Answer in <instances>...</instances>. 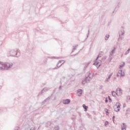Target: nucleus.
Segmentation results:
<instances>
[{
  "mask_svg": "<svg viewBox=\"0 0 130 130\" xmlns=\"http://www.w3.org/2000/svg\"><path fill=\"white\" fill-rule=\"evenodd\" d=\"M78 113L79 116H80V117L82 116V114H81V113L78 112Z\"/></svg>",
  "mask_w": 130,
  "mask_h": 130,
  "instance_id": "obj_35",
  "label": "nucleus"
},
{
  "mask_svg": "<svg viewBox=\"0 0 130 130\" xmlns=\"http://www.w3.org/2000/svg\"><path fill=\"white\" fill-rule=\"evenodd\" d=\"M109 123V122L107 121H106L105 122V126H106L107 125V124H108Z\"/></svg>",
  "mask_w": 130,
  "mask_h": 130,
  "instance_id": "obj_31",
  "label": "nucleus"
},
{
  "mask_svg": "<svg viewBox=\"0 0 130 130\" xmlns=\"http://www.w3.org/2000/svg\"><path fill=\"white\" fill-rule=\"evenodd\" d=\"M90 75H91V73H89L87 77H86L85 80L86 82H90L91 80H92V78L90 77Z\"/></svg>",
  "mask_w": 130,
  "mask_h": 130,
  "instance_id": "obj_5",
  "label": "nucleus"
},
{
  "mask_svg": "<svg viewBox=\"0 0 130 130\" xmlns=\"http://www.w3.org/2000/svg\"><path fill=\"white\" fill-rule=\"evenodd\" d=\"M121 29L119 31V38L118 39V41L123 39V35H124V29L123 26H121Z\"/></svg>",
  "mask_w": 130,
  "mask_h": 130,
  "instance_id": "obj_3",
  "label": "nucleus"
},
{
  "mask_svg": "<svg viewBox=\"0 0 130 130\" xmlns=\"http://www.w3.org/2000/svg\"><path fill=\"white\" fill-rule=\"evenodd\" d=\"M50 125H51V122L48 121L46 123V126L48 127L49 126H50Z\"/></svg>",
  "mask_w": 130,
  "mask_h": 130,
  "instance_id": "obj_20",
  "label": "nucleus"
},
{
  "mask_svg": "<svg viewBox=\"0 0 130 130\" xmlns=\"http://www.w3.org/2000/svg\"><path fill=\"white\" fill-rule=\"evenodd\" d=\"M121 127L122 130H126L125 128V123H123L121 124Z\"/></svg>",
  "mask_w": 130,
  "mask_h": 130,
  "instance_id": "obj_13",
  "label": "nucleus"
},
{
  "mask_svg": "<svg viewBox=\"0 0 130 130\" xmlns=\"http://www.w3.org/2000/svg\"><path fill=\"white\" fill-rule=\"evenodd\" d=\"M112 95L113 97H116V95H117V93L114 91H112Z\"/></svg>",
  "mask_w": 130,
  "mask_h": 130,
  "instance_id": "obj_17",
  "label": "nucleus"
},
{
  "mask_svg": "<svg viewBox=\"0 0 130 130\" xmlns=\"http://www.w3.org/2000/svg\"><path fill=\"white\" fill-rule=\"evenodd\" d=\"M108 99L109 102H110V101H111V99L110 98V96H108Z\"/></svg>",
  "mask_w": 130,
  "mask_h": 130,
  "instance_id": "obj_34",
  "label": "nucleus"
},
{
  "mask_svg": "<svg viewBox=\"0 0 130 130\" xmlns=\"http://www.w3.org/2000/svg\"><path fill=\"white\" fill-rule=\"evenodd\" d=\"M13 64L12 62H6L4 63L0 62V71H5V70H10L13 67Z\"/></svg>",
  "mask_w": 130,
  "mask_h": 130,
  "instance_id": "obj_1",
  "label": "nucleus"
},
{
  "mask_svg": "<svg viewBox=\"0 0 130 130\" xmlns=\"http://www.w3.org/2000/svg\"><path fill=\"white\" fill-rule=\"evenodd\" d=\"M109 80V79H108V78H107V79H106V82H108Z\"/></svg>",
  "mask_w": 130,
  "mask_h": 130,
  "instance_id": "obj_39",
  "label": "nucleus"
},
{
  "mask_svg": "<svg viewBox=\"0 0 130 130\" xmlns=\"http://www.w3.org/2000/svg\"><path fill=\"white\" fill-rule=\"evenodd\" d=\"M102 60H103V59H106V57H104L103 58H102Z\"/></svg>",
  "mask_w": 130,
  "mask_h": 130,
  "instance_id": "obj_37",
  "label": "nucleus"
},
{
  "mask_svg": "<svg viewBox=\"0 0 130 130\" xmlns=\"http://www.w3.org/2000/svg\"><path fill=\"white\" fill-rule=\"evenodd\" d=\"M8 56H15V57H19L21 55L20 50L18 49H13L9 51L7 53Z\"/></svg>",
  "mask_w": 130,
  "mask_h": 130,
  "instance_id": "obj_2",
  "label": "nucleus"
},
{
  "mask_svg": "<svg viewBox=\"0 0 130 130\" xmlns=\"http://www.w3.org/2000/svg\"><path fill=\"white\" fill-rule=\"evenodd\" d=\"M116 76L117 77H119V75L118 74V73L117 74Z\"/></svg>",
  "mask_w": 130,
  "mask_h": 130,
  "instance_id": "obj_43",
  "label": "nucleus"
},
{
  "mask_svg": "<svg viewBox=\"0 0 130 130\" xmlns=\"http://www.w3.org/2000/svg\"><path fill=\"white\" fill-rule=\"evenodd\" d=\"M93 66H96V62L93 63Z\"/></svg>",
  "mask_w": 130,
  "mask_h": 130,
  "instance_id": "obj_40",
  "label": "nucleus"
},
{
  "mask_svg": "<svg viewBox=\"0 0 130 130\" xmlns=\"http://www.w3.org/2000/svg\"><path fill=\"white\" fill-rule=\"evenodd\" d=\"M52 94H51V96H49V97H48L47 98H46L43 102V103H45L46 102H48V101H49L51 98H52Z\"/></svg>",
  "mask_w": 130,
  "mask_h": 130,
  "instance_id": "obj_6",
  "label": "nucleus"
},
{
  "mask_svg": "<svg viewBox=\"0 0 130 130\" xmlns=\"http://www.w3.org/2000/svg\"><path fill=\"white\" fill-rule=\"evenodd\" d=\"M53 130H59V126L58 125L55 126Z\"/></svg>",
  "mask_w": 130,
  "mask_h": 130,
  "instance_id": "obj_22",
  "label": "nucleus"
},
{
  "mask_svg": "<svg viewBox=\"0 0 130 130\" xmlns=\"http://www.w3.org/2000/svg\"><path fill=\"white\" fill-rule=\"evenodd\" d=\"M112 118H113V121H114V118H115V116H113Z\"/></svg>",
  "mask_w": 130,
  "mask_h": 130,
  "instance_id": "obj_36",
  "label": "nucleus"
},
{
  "mask_svg": "<svg viewBox=\"0 0 130 130\" xmlns=\"http://www.w3.org/2000/svg\"><path fill=\"white\" fill-rule=\"evenodd\" d=\"M114 79H116V78L115 77Z\"/></svg>",
  "mask_w": 130,
  "mask_h": 130,
  "instance_id": "obj_46",
  "label": "nucleus"
},
{
  "mask_svg": "<svg viewBox=\"0 0 130 130\" xmlns=\"http://www.w3.org/2000/svg\"><path fill=\"white\" fill-rule=\"evenodd\" d=\"M89 34H90V30L89 29V30H88V33H87V38H88V37H89Z\"/></svg>",
  "mask_w": 130,
  "mask_h": 130,
  "instance_id": "obj_28",
  "label": "nucleus"
},
{
  "mask_svg": "<svg viewBox=\"0 0 130 130\" xmlns=\"http://www.w3.org/2000/svg\"><path fill=\"white\" fill-rule=\"evenodd\" d=\"M114 110L116 112H118V111H119V109H117L115 106H114Z\"/></svg>",
  "mask_w": 130,
  "mask_h": 130,
  "instance_id": "obj_25",
  "label": "nucleus"
},
{
  "mask_svg": "<svg viewBox=\"0 0 130 130\" xmlns=\"http://www.w3.org/2000/svg\"><path fill=\"white\" fill-rule=\"evenodd\" d=\"M120 106H121V105L119 103H117L114 106L116 108L119 109V111L120 110Z\"/></svg>",
  "mask_w": 130,
  "mask_h": 130,
  "instance_id": "obj_8",
  "label": "nucleus"
},
{
  "mask_svg": "<svg viewBox=\"0 0 130 130\" xmlns=\"http://www.w3.org/2000/svg\"><path fill=\"white\" fill-rule=\"evenodd\" d=\"M49 90V88L45 87L41 91V94H43V93H44V92H47V91H48Z\"/></svg>",
  "mask_w": 130,
  "mask_h": 130,
  "instance_id": "obj_10",
  "label": "nucleus"
},
{
  "mask_svg": "<svg viewBox=\"0 0 130 130\" xmlns=\"http://www.w3.org/2000/svg\"><path fill=\"white\" fill-rule=\"evenodd\" d=\"M15 130H19V128L18 127H16V129Z\"/></svg>",
  "mask_w": 130,
  "mask_h": 130,
  "instance_id": "obj_41",
  "label": "nucleus"
},
{
  "mask_svg": "<svg viewBox=\"0 0 130 130\" xmlns=\"http://www.w3.org/2000/svg\"><path fill=\"white\" fill-rule=\"evenodd\" d=\"M128 100H130V97H129V98L128 99Z\"/></svg>",
  "mask_w": 130,
  "mask_h": 130,
  "instance_id": "obj_45",
  "label": "nucleus"
},
{
  "mask_svg": "<svg viewBox=\"0 0 130 130\" xmlns=\"http://www.w3.org/2000/svg\"><path fill=\"white\" fill-rule=\"evenodd\" d=\"M61 88V86H59V89H60V88Z\"/></svg>",
  "mask_w": 130,
  "mask_h": 130,
  "instance_id": "obj_44",
  "label": "nucleus"
},
{
  "mask_svg": "<svg viewBox=\"0 0 130 130\" xmlns=\"http://www.w3.org/2000/svg\"><path fill=\"white\" fill-rule=\"evenodd\" d=\"M96 64L95 66L96 67H97L98 66V68H99V67H100L101 66V62H102V61L101 60H99L98 61H95Z\"/></svg>",
  "mask_w": 130,
  "mask_h": 130,
  "instance_id": "obj_11",
  "label": "nucleus"
},
{
  "mask_svg": "<svg viewBox=\"0 0 130 130\" xmlns=\"http://www.w3.org/2000/svg\"><path fill=\"white\" fill-rule=\"evenodd\" d=\"M62 61H63V60H59L57 64V67L53 68V70H57V68H60V67H61V66L63 64V63H61Z\"/></svg>",
  "mask_w": 130,
  "mask_h": 130,
  "instance_id": "obj_4",
  "label": "nucleus"
},
{
  "mask_svg": "<svg viewBox=\"0 0 130 130\" xmlns=\"http://www.w3.org/2000/svg\"><path fill=\"white\" fill-rule=\"evenodd\" d=\"M77 47H78V45L75 46H73V49L72 51L71 52V53H73V52H74V51H75V50H76V49H77Z\"/></svg>",
  "mask_w": 130,
  "mask_h": 130,
  "instance_id": "obj_19",
  "label": "nucleus"
},
{
  "mask_svg": "<svg viewBox=\"0 0 130 130\" xmlns=\"http://www.w3.org/2000/svg\"><path fill=\"white\" fill-rule=\"evenodd\" d=\"M109 38V35H106L105 37V40H108Z\"/></svg>",
  "mask_w": 130,
  "mask_h": 130,
  "instance_id": "obj_23",
  "label": "nucleus"
},
{
  "mask_svg": "<svg viewBox=\"0 0 130 130\" xmlns=\"http://www.w3.org/2000/svg\"><path fill=\"white\" fill-rule=\"evenodd\" d=\"M35 129H36L35 128H31L30 129V130H35Z\"/></svg>",
  "mask_w": 130,
  "mask_h": 130,
  "instance_id": "obj_38",
  "label": "nucleus"
},
{
  "mask_svg": "<svg viewBox=\"0 0 130 130\" xmlns=\"http://www.w3.org/2000/svg\"><path fill=\"white\" fill-rule=\"evenodd\" d=\"M129 51H130V48L128 49L124 53L125 55H126L127 54H128L129 53Z\"/></svg>",
  "mask_w": 130,
  "mask_h": 130,
  "instance_id": "obj_24",
  "label": "nucleus"
},
{
  "mask_svg": "<svg viewBox=\"0 0 130 130\" xmlns=\"http://www.w3.org/2000/svg\"><path fill=\"white\" fill-rule=\"evenodd\" d=\"M105 112H106V113H108V114H109V113L108 112V109H105Z\"/></svg>",
  "mask_w": 130,
  "mask_h": 130,
  "instance_id": "obj_30",
  "label": "nucleus"
},
{
  "mask_svg": "<svg viewBox=\"0 0 130 130\" xmlns=\"http://www.w3.org/2000/svg\"><path fill=\"white\" fill-rule=\"evenodd\" d=\"M82 107L84 109V111H87V110H88V106H86V105L83 104Z\"/></svg>",
  "mask_w": 130,
  "mask_h": 130,
  "instance_id": "obj_16",
  "label": "nucleus"
},
{
  "mask_svg": "<svg viewBox=\"0 0 130 130\" xmlns=\"http://www.w3.org/2000/svg\"><path fill=\"white\" fill-rule=\"evenodd\" d=\"M86 83H87V81L85 79H84L82 81L81 84L82 85H85V84H86Z\"/></svg>",
  "mask_w": 130,
  "mask_h": 130,
  "instance_id": "obj_21",
  "label": "nucleus"
},
{
  "mask_svg": "<svg viewBox=\"0 0 130 130\" xmlns=\"http://www.w3.org/2000/svg\"><path fill=\"white\" fill-rule=\"evenodd\" d=\"M93 76H94V73H93V74H92V76L91 77V78H92V79H93Z\"/></svg>",
  "mask_w": 130,
  "mask_h": 130,
  "instance_id": "obj_42",
  "label": "nucleus"
},
{
  "mask_svg": "<svg viewBox=\"0 0 130 130\" xmlns=\"http://www.w3.org/2000/svg\"><path fill=\"white\" fill-rule=\"evenodd\" d=\"M115 51V47H114L113 49L112 50L111 52L110 53V55H113V53H114Z\"/></svg>",
  "mask_w": 130,
  "mask_h": 130,
  "instance_id": "obj_18",
  "label": "nucleus"
},
{
  "mask_svg": "<svg viewBox=\"0 0 130 130\" xmlns=\"http://www.w3.org/2000/svg\"><path fill=\"white\" fill-rule=\"evenodd\" d=\"M117 90H118L119 91L118 93H117V96H121V95H122V89H121L120 88H118V89H116V91H117Z\"/></svg>",
  "mask_w": 130,
  "mask_h": 130,
  "instance_id": "obj_7",
  "label": "nucleus"
},
{
  "mask_svg": "<svg viewBox=\"0 0 130 130\" xmlns=\"http://www.w3.org/2000/svg\"><path fill=\"white\" fill-rule=\"evenodd\" d=\"M101 56H102V54H101L100 53L99 54L98 57H96V58L95 59V60H97L98 59L99 57H101Z\"/></svg>",
  "mask_w": 130,
  "mask_h": 130,
  "instance_id": "obj_26",
  "label": "nucleus"
},
{
  "mask_svg": "<svg viewBox=\"0 0 130 130\" xmlns=\"http://www.w3.org/2000/svg\"><path fill=\"white\" fill-rule=\"evenodd\" d=\"M72 76L71 75H68L67 78L64 77V79L66 80L67 82H69L71 80Z\"/></svg>",
  "mask_w": 130,
  "mask_h": 130,
  "instance_id": "obj_12",
  "label": "nucleus"
},
{
  "mask_svg": "<svg viewBox=\"0 0 130 130\" xmlns=\"http://www.w3.org/2000/svg\"><path fill=\"white\" fill-rule=\"evenodd\" d=\"M124 65H120L119 66V69H121V68H123Z\"/></svg>",
  "mask_w": 130,
  "mask_h": 130,
  "instance_id": "obj_33",
  "label": "nucleus"
},
{
  "mask_svg": "<svg viewBox=\"0 0 130 130\" xmlns=\"http://www.w3.org/2000/svg\"><path fill=\"white\" fill-rule=\"evenodd\" d=\"M105 102L106 103H107V102H108V99H107V98H106L105 99Z\"/></svg>",
  "mask_w": 130,
  "mask_h": 130,
  "instance_id": "obj_32",
  "label": "nucleus"
},
{
  "mask_svg": "<svg viewBox=\"0 0 130 130\" xmlns=\"http://www.w3.org/2000/svg\"><path fill=\"white\" fill-rule=\"evenodd\" d=\"M71 103V100L70 99H67L63 101V104H69Z\"/></svg>",
  "mask_w": 130,
  "mask_h": 130,
  "instance_id": "obj_9",
  "label": "nucleus"
},
{
  "mask_svg": "<svg viewBox=\"0 0 130 130\" xmlns=\"http://www.w3.org/2000/svg\"><path fill=\"white\" fill-rule=\"evenodd\" d=\"M121 3H119L118 4V5H117V6L116 7V8H117L118 9V8H119V7H120V5H121Z\"/></svg>",
  "mask_w": 130,
  "mask_h": 130,
  "instance_id": "obj_27",
  "label": "nucleus"
},
{
  "mask_svg": "<svg viewBox=\"0 0 130 130\" xmlns=\"http://www.w3.org/2000/svg\"><path fill=\"white\" fill-rule=\"evenodd\" d=\"M118 74H119V75H120L121 77H123L124 76V73H122V70H119Z\"/></svg>",
  "mask_w": 130,
  "mask_h": 130,
  "instance_id": "obj_14",
  "label": "nucleus"
},
{
  "mask_svg": "<svg viewBox=\"0 0 130 130\" xmlns=\"http://www.w3.org/2000/svg\"><path fill=\"white\" fill-rule=\"evenodd\" d=\"M112 74H113V73H111V74L109 76V77L108 78V79H110V78H111V77L112 76Z\"/></svg>",
  "mask_w": 130,
  "mask_h": 130,
  "instance_id": "obj_29",
  "label": "nucleus"
},
{
  "mask_svg": "<svg viewBox=\"0 0 130 130\" xmlns=\"http://www.w3.org/2000/svg\"><path fill=\"white\" fill-rule=\"evenodd\" d=\"M77 92L79 93L80 94H78V96H81L82 95V93H83V90L81 89H79L77 90Z\"/></svg>",
  "mask_w": 130,
  "mask_h": 130,
  "instance_id": "obj_15",
  "label": "nucleus"
}]
</instances>
